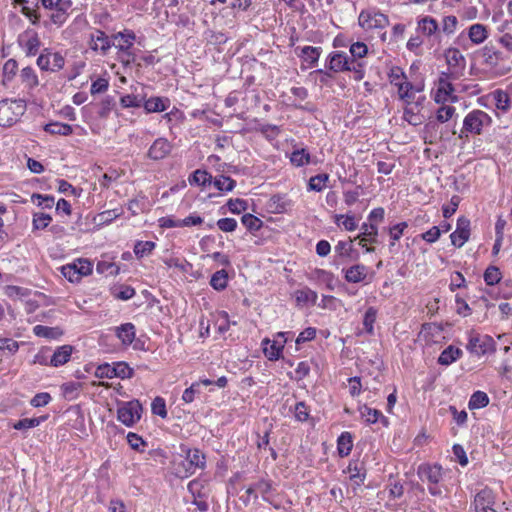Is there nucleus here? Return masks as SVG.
<instances>
[{
  "label": "nucleus",
  "instance_id": "nucleus-1",
  "mask_svg": "<svg viewBox=\"0 0 512 512\" xmlns=\"http://www.w3.org/2000/svg\"><path fill=\"white\" fill-rule=\"evenodd\" d=\"M492 123L491 117L484 111L476 109L470 111L463 120L460 138L467 137L468 133L480 135L485 127Z\"/></svg>",
  "mask_w": 512,
  "mask_h": 512
},
{
  "label": "nucleus",
  "instance_id": "nucleus-2",
  "mask_svg": "<svg viewBox=\"0 0 512 512\" xmlns=\"http://www.w3.org/2000/svg\"><path fill=\"white\" fill-rule=\"evenodd\" d=\"M417 473L422 482L429 484L428 490L431 495H442V489L438 486L443 478L442 467L440 465L422 464L418 467Z\"/></svg>",
  "mask_w": 512,
  "mask_h": 512
},
{
  "label": "nucleus",
  "instance_id": "nucleus-3",
  "mask_svg": "<svg viewBox=\"0 0 512 512\" xmlns=\"http://www.w3.org/2000/svg\"><path fill=\"white\" fill-rule=\"evenodd\" d=\"M41 3L50 11L49 17L52 23L61 26L67 21L72 7L71 0H41Z\"/></svg>",
  "mask_w": 512,
  "mask_h": 512
},
{
  "label": "nucleus",
  "instance_id": "nucleus-4",
  "mask_svg": "<svg viewBox=\"0 0 512 512\" xmlns=\"http://www.w3.org/2000/svg\"><path fill=\"white\" fill-rule=\"evenodd\" d=\"M466 348L471 354L482 356L495 351V341L488 335L470 331Z\"/></svg>",
  "mask_w": 512,
  "mask_h": 512
},
{
  "label": "nucleus",
  "instance_id": "nucleus-5",
  "mask_svg": "<svg viewBox=\"0 0 512 512\" xmlns=\"http://www.w3.org/2000/svg\"><path fill=\"white\" fill-rule=\"evenodd\" d=\"M358 23L364 30L384 29L389 25V18L376 9H367L360 12Z\"/></svg>",
  "mask_w": 512,
  "mask_h": 512
},
{
  "label": "nucleus",
  "instance_id": "nucleus-6",
  "mask_svg": "<svg viewBox=\"0 0 512 512\" xmlns=\"http://www.w3.org/2000/svg\"><path fill=\"white\" fill-rule=\"evenodd\" d=\"M351 59L349 56L342 51L331 52L326 59L327 70L318 69L315 73L322 74L326 77H331L330 72L340 73L348 71Z\"/></svg>",
  "mask_w": 512,
  "mask_h": 512
},
{
  "label": "nucleus",
  "instance_id": "nucleus-7",
  "mask_svg": "<svg viewBox=\"0 0 512 512\" xmlns=\"http://www.w3.org/2000/svg\"><path fill=\"white\" fill-rule=\"evenodd\" d=\"M142 406L138 400L123 403L117 411L118 420L131 427L141 418Z\"/></svg>",
  "mask_w": 512,
  "mask_h": 512
},
{
  "label": "nucleus",
  "instance_id": "nucleus-8",
  "mask_svg": "<svg viewBox=\"0 0 512 512\" xmlns=\"http://www.w3.org/2000/svg\"><path fill=\"white\" fill-rule=\"evenodd\" d=\"M37 65L43 71L57 72L63 69L65 59L61 53L45 48L37 59Z\"/></svg>",
  "mask_w": 512,
  "mask_h": 512
},
{
  "label": "nucleus",
  "instance_id": "nucleus-9",
  "mask_svg": "<svg viewBox=\"0 0 512 512\" xmlns=\"http://www.w3.org/2000/svg\"><path fill=\"white\" fill-rule=\"evenodd\" d=\"M445 59L449 73L452 78H458L463 74L466 67V60L457 48H449L445 52Z\"/></svg>",
  "mask_w": 512,
  "mask_h": 512
},
{
  "label": "nucleus",
  "instance_id": "nucleus-10",
  "mask_svg": "<svg viewBox=\"0 0 512 512\" xmlns=\"http://www.w3.org/2000/svg\"><path fill=\"white\" fill-rule=\"evenodd\" d=\"M185 462L183 463L185 469V476H190L196 472L197 469H204L206 466L205 455L197 448L186 449Z\"/></svg>",
  "mask_w": 512,
  "mask_h": 512
},
{
  "label": "nucleus",
  "instance_id": "nucleus-11",
  "mask_svg": "<svg viewBox=\"0 0 512 512\" xmlns=\"http://www.w3.org/2000/svg\"><path fill=\"white\" fill-rule=\"evenodd\" d=\"M425 100V96H421L414 102H408L404 107L403 119L410 125L417 126L422 124L424 121V116L421 114V109Z\"/></svg>",
  "mask_w": 512,
  "mask_h": 512
},
{
  "label": "nucleus",
  "instance_id": "nucleus-12",
  "mask_svg": "<svg viewBox=\"0 0 512 512\" xmlns=\"http://www.w3.org/2000/svg\"><path fill=\"white\" fill-rule=\"evenodd\" d=\"M112 35L108 36L104 31L96 29L90 34L89 47L93 51H99L106 55L111 49Z\"/></svg>",
  "mask_w": 512,
  "mask_h": 512
},
{
  "label": "nucleus",
  "instance_id": "nucleus-13",
  "mask_svg": "<svg viewBox=\"0 0 512 512\" xmlns=\"http://www.w3.org/2000/svg\"><path fill=\"white\" fill-rule=\"evenodd\" d=\"M135 40L134 31L125 29L112 35L111 48L115 47L117 52H127L133 48Z\"/></svg>",
  "mask_w": 512,
  "mask_h": 512
},
{
  "label": "nucleus",
  "instance_id": "nucleus-14",
  "mask_svg": "<svg viewBox=\"0 0 512 512\" xmlns=\"http://www.w3.org/2000/svg\"><path fill=\"white\" fill-rule=\"evenodd\" d=\"M470 236V221L466 217L457 220L456 230L450 235L451 242L456 247H462Z\"/></svg>",
  "mask_w": 512,
  "mask_h": 512
},
{
  "label": "nucleus",
  "instance_id": "nucleus-15",
  "mask_svg": "<svg viewBox=\"0 0 512 512\" xmlns=\"http://www.w3.org/2000/svg\"><path fill=\"white\" fill-rule=\"evenodd\" d=\"M19 43L23 47L26 56H35L41 45L39 36L34 30H26L20 35Z\"/></svg>",
  "mask_w": 512,
  "mask_h": 512
},
{
  "label": "nucleus",
  "instance_id": "nucleus-16",
  "mask_svg": "<svg viewBox=\"0 0 512 512\" xmlns=\"http://www.w3.org/2000/svg\"><path fill=\"white\" fill-rule=\"evenodd\" d=\"M284 336H285V333H283V332L278 333L279 338H284ZM285 343H286V339H283L281 341H278V340L271 341L268 338L263 339L262 345H263V352H264L265 356L271 361L278 360L282 355V351H283Z\"/></svg>",
  "mask_w": 512,
  "mask_h": 512
},
{
  "label": "nucleus",
  "instance_id": "nucleus-17",
  "mask_svg": "<svg viewBox=\"0 0 512 512\" xmlns=\"http://www.w3.org/2000/svg\"><path fill=\"white\" fill-rule=\"evenodd\" d=\"M171 144L164 138L156 139L148 150V156L153 160L165 158L171 151Z\"/></svg>",
  "mask_w": 512,
  "mask_h": 512
},
{
  "label": "nucleus",
  "instance_id": "nucleus-18",
  "mask_svg": "<svg viewBox=\"0 0 512 512\" xmlns=\"http://www.w3.org/2000/svg\"><path fill=\"white\" fill-rule=\"evenodd\" d=\"M345 280L349 283H359L366 280L368 268L363 264H356L343 269Z\"/></svg>",
  "mask_w": 512,
  "mask_h": 512
},
{
  "label": "nucleus",
  "instance_id": "nucleus-19",
  "mask_svg": "<svg viewBox=\"0 0 512 512\" xmlns=\"http://www.w3.org/2000/svg\"><path fill=\"white\" fill-rule=\"evenodd\" d=\"M417 29L427 37H436L440 32L438 22L431 16H425L418 20Z\"/></svg>",
  "mask_w": 512,
  "mask_h": 512
},
{
  "label": "nucleus",
  "instance_id": "nucleus-20",
  "mask_svg": "<svg viewBox=\"0 0 512 512\" xmlns=\"http://www.w3.org/2000/svg\"><path fill=\"white\" fill-rule=\"evenodd\" d=\"M73 346L63 345L58 347L50 358L49 365L59 367L66 364L72 355Z\"/></svg>",
  "mask_w": 512,
  "mask_h": 512
},
{
  "label": "nucleus",
  "instance_id": "nucleus-21",
  "mask_svg": "<svg viewBox=\"0 0 512 512\" xmlns=\"http://www.w3.org/2000/svg\"><path fill=\"white\" fill-rule=\"evenodd\" d=\"M454 88L452 84L446 79H440L437 92L435 94V101L437 103H444L451 99L452 102L457 101V97L453 96Z\"/></svg>",
  "mask_w": 512,
  "mask_h": 512
},
{
  "label": "nucleus",
  "instance_id": "nucleus-22",
  "mask_svg": "<svg viewBox=\"0 0 512 512\" xmlns=\"http://www.w3.org/2000/svg\"><path fill=\"white\" fill-rule=\"evenodd\" d=\"M359 412H360V415H361V418L368 424H375L376 422H378L379 420L381 422H383L384 425H387L388 424V420L385 416H383V414L381 413V411L377 410V409H373V408H370L369 406H367L366 404L364 405H361L359 407Z\"/></svg>",
  "mask_w": 512,
  "mask_h": 512
},
{
  "label": "nucleus",
  "instance_id": "nucleus-23",
  "mask_svg": "<svg viewBox=\"0 0 512 512\" xmlns=\"http://www.w3.org/2000/svg\"><path fill=\"white\" fill-rule=\"evenodd\" d=\"M169 105L170 100L166 97H151L142 103L146 113L163 112Z\"/></svg>",
  "mask_w": 512,
  "mask_h": 512
},
{
  "label": "nucleus",
  "instance_id": "nucleus-24",
  "mask_svg": "<svg viewBox=\"0 0 512 512\" xmlns=\"http://www.w3.org/2000/svg\"><path fill=\"white\" fill-rule=\"evenodd\" d=\"M494 505V494L491 489L484 488L480 490L474 499L475 511L483 510Z\"/></svg>",
  "mask_w": 512,
  "mask_h": 512
},
{
  "label": "nucleus",
  "instance_id": "nucleus-25",
  "mask_svg": "<svg viewBox=\"0 0 512 512\" xmlns=\"http://www.w3.org/2000/svg\"><path fill=\"white\" fill-rule=\"evenodd\" d=\"M116 335L124 345H129L135 339V326L132 323L122 324L116 328Z\"/></svg>",
  "mask_w": 512,
  "mask_h": 512
},
{
  "label": "nucleus",
  "instance_id": "nucleus-26",
  "mask_svg": "<svg viewBox=\"0 0 512 512\" xmlns=\"http://www.w3.org/2000/svg\"><path fill=\"white\" fill-rule=\"evenodd\" d=\"M462 354L463 352L461 349L456 348L453 345H450L441 352L438 358V363L440 365L448 366L455 362L457 359H459L462 356Z\"/></svg>",
  "mask_w": 512,
  "mask_h": 512
},
{
  "label": "nucleus",
  "instance_id": "nucleus-27",
  "mask_svg": "<svg viewBox=\"0 0 512 512\" xmlns=\"http://www.w3.org/2000/svg\"><path fill=\"white\" fill-rule=\"evenodd\" d=\"M468 36L474 44H481L487 39L488 31L484 25L476 23L470 26Z\"/></svg>",
  "mask_w": 512,
  "mask_h": 512
},
{
  "label": "nucleus",
  "instance_id": "nucleus-28",
  "mask_svg": "<svg viewBox=\"0 0 512 512\" xmlns=\"http://www.w3.org/2000/svg\"><path fill=\"white\" fill-rule=\"evenodd\" d=\"M398 88V95L401 100L407 104L408 102H413L415 98V93L420 92V88H416L411 82H404L401 85H399Z\"/></svg>",
  "mask_w": 512,
  "mask_h": 512
},
{
  "label": "nucleus",
  "instance_id": "nucleus-29",
  "mask_svg": "<svg viewBox=\"0 0 512 512\" xmlns=\"http://www.w3.org/2000/svg\"><path fill=\"white\" fill-rule=\"evenodd\" d=\"M135 289L129 285H115L111 288V295L118 300H129L135 295Z\"/></svg>",
  "mask_w": 512,
  "mask_h": 512
},
{
  "label": "nucleus",
  "instance_id": "nucleus-30",
  "mask_svg": "<svg viewBox=\"0 0 512 512\" xmlns=\"http://www.w3.org/2000/svg\"><path fill=\"white\" fill-rule=\"evenodd\" d=\"M352 436L349 432H343L337 440V449L341 457L348 456L352 450Z\"/></svg>",
  "mask_w": 512,
  "mask_h": 512
},
{
  "label": "nucleus",
  "instance_id": "nucleus-31",
  "mask_svg": "<svg viewBox=\"0 0 512 512\" xmlns=\"http://www.w3.org/2000/svg\"><path fill=\"white\" fill-rule=\"evenodd\" d=\"M20 78L22 83L30 90L39 84L38 76L36 75L34 69L30 66H27L21 70Z\"/></svg>",
  "mask_w": 512,
  "mask_h": 512
},
{
  "label": "nucleus",
  "instance_id": "nucleus-32",
  "mask_svg": "<svg viewBox=\"0 0 512 512\" xmlns=\"http://www.w3.org/2000/svg\"><path fill=\"white\" fill-rule=\"evenodd\" d=\"M321 47H313V46H304L301 49L300 57L304 62L309 63L311 66H314L320 57Z\"/></svg>",
  "mask_w": 512,
  "mask_h": 512
},
{
  "label": "nucleus",
  "instance_id": "nucleus-33",
  "mask_svg": "<svg viewBox=\"0 0 512 512\" xmlns=\"http://www.w3.org/2000/svg\"><path fill=\"white\" fill-rule=\"evenodd\" d=\"M52 222V217L43 212H35L32 215V230L39 231L46 229Z\"/></svg>",
  "mask_w": 512,
  "mask_h": 512
},
{
  "label": "nucleus",
  "instance_id": "nucleus-34",
  "mask_svg": "<svg viewBox=\"0 0 512 512\" xmlns=\"http://www.w3.org/2000/svg\"><path fill=\"white\" fill-rule=\"evenodd\" d=\"M44 130L50 134L67 136L73 133V128L69 124L60 122H51L45 125Z\"/></svg>",
  "mask_w": 512,
  "mask_h": 512
},
{
  "label": "nucleus",
  "instance_id": "nucleus-35",
  "mask_svg": "<svg viewBox=\"0 0 512 512\" xmlns=\"http://www.w3.org/2000/svg\"><path fill=\"white\" fill-rule=\"evenodd\" d=\"M489 404V397L485 392L482 391H476L472 394L470 397V400L468 402L469 409H480L484 408Z\"/></svg>",
  "mask_w": 512,
  "mask_h": 512
},
{
  "label": "nucleus",
  "instance_id": "nucleus-36",
  "mask_svg": "<svg viewBox=\"0 0 512 512\" xmlns=\"http://www.w3.org/2000/svg\"><path fill=\"white\" fill-rule=\"evenodd\" d=\"M362 241L377 243L378 228L374 223H363L361 226Z\"/></svg>",
  "mask_w": 512,
  "mask_h": 512
},
{
  "label": "nucleus",
  "instance_id": "nucleus-37",
  "mask_svg": "<svg viewBox=\"0 0 512 512\" xmlns=\"http://www.w3.org/2000/svg\"><path fill=\"white\" fill-rule=\"evenodd\" d=\"M189 183L191 185L206 186L212 183V176L207 171L198 169L189 177Z\"/></svg>",
  "mask_w": 512,
  "mask_h": 512
},
{
  "label": "nucleus",
  "instance_id": "nucleus-38",
  "mask_svg": "<svg viewBox=\"0 0 512 512\" xmlns=\"http://www.w3.org/2000/svg\"><path fill=\"white\" fill-rule=\"evenodd\" d=\"M215 188L222 192H230L236 186V181L229 176L221 175L213 181Z\"/></svg>",
  "mask_w": 512,
  "mask_h": 512
},
{
  "label": "nucleus",
  "instance_id": "nucleus-39",
  "mask_svg": "<svg viewBox=\"0 0 512 512\" xmlns=\"http://www.w3.org/2000/svg\"><path fill=\"white\" fill-rule=\"evenodd\" d=\"M227 281H228V274L224 269H222V270L216 271L212 275L210 284L215 290L221 291L226 288Z\"/></svg>",
  "mask_w": 512,
  "mask_h": 512
},
{
  "label": "nucleus",
  "instance_id": "nucleus-40",
  "mask_svg": "<svg viewBox=\"0 0 512 512\" xmlns=\"http://www.w3.org/2000/svg\"><path fill=\"white\" fill-rule=\"evenodd\" d=\"M290 161L296 167H301L310 163V154L305 149H298L292 152Z\"/></svg>",
  "mask_w": 512,
  "mask_h": 512
},
{
  "label": "nucleus",
  "instance_id": "nucleus-41",
  "mask_svg": "<svg viewBox=\"0 0 512 512\" xmlns=\"http://www.w3.org/2000/svg\"><path fill=\"white\" fill-rule=\"evenodd\" d=\"M329 180V175L326 173L318 174L310 178L308 187L310 190L321 192Z\"/></svg>",
  "mask_w": 512,
  "mask_h": 512
},
{
  "label": "nucleus",
  "instance_id": "nucleus-42",
  "mask_svg": "<svg viewBox=\"0 0 512 512\" xmlns=\"http://www.w3.org/2000/svg\"><path fill=\"white\" fill-rule=\"evenodd\" d=\"M295 295H296V300L298 303L315 304L318 299L317 293L309 288L297 290L295 292Z\"/></svg>",
  "mask_w": 512,
  "mask_h": 512
},
{
  "label": "nucleus",
  "instance_id": "nucleus-43",
  "mask_svg": "<svg viewBox=\"0 0 512 512\" xmlns=\"http://www.w3.org/2000/svg\"><path fill=\"white\" fill-rule=\"evenodd\" d=\"M493 97L496 102L497 109L502 110L504 112L509 110V108L511 106V102H510V97H509L508 93H506L502 90H496L493 93Z\"/></svg>",
  "mask_w": 512,
  "mask_h": 512
},
{
  "label": "nucleus",
  "instance_id": "nucleus-44",
  "mask_svg": "<svg viewBox=\"0 0 512 512\" xmlns=\"http://www.w3.org/2000/svg\"><path fill=\"white\" fill-rule=\"evenodd\" d=\"M18 70V64L15 59H9L3 66V84L10 82L16 75Z\"/></svg>",
  "mask_w": 512,
  "mask_h": 512
},
{
  "label": "nucleus",
  "instance_id": "nucleus-45",
  "mask_svg": "<svg viewBox=\"0 0 512 512\" xmlns=\"http://www.w3.org/2000/svg\"><path fill=\"white\" fill-rule=\"evenodd\" d=\"M46 416L38 418H25L17 421L13 427L16 430H27L40 425L41 422L46 420Z\"/></svg>",
  "mask_w": 512,
  "mask_h": 512
},
{
  "label": "nucleus",
  "instance_id": "nucleus-46",
  "mask_svg": "<svg viewBox=\"0 0 512 512\" xmlns=\"http://www.w3.org/2000/svg\"><path fill=\"white\" fill-rule=\"evenodd\" d=\"M376 316L377 310L374 307H369L364 314L363 326L368 334H373L374 332V323L376 321Z\"/></svg>",
  "mask_w": 512,
  "mask_h": 512
},
{
  "label": "nucleus",
  "instance_id": "nucleus-47",
  "mask_svg": "<svg viewBox=\"0 0 512 512\" xmlns=\"http://www.w3.org/2000/svg\"><path fill=\"white\" fill-rule=\"evenodd\" d=\"M241 222L251 232L258 231L263 225L262 220L250 213L244 214Z\"/></svg>",
  "mask_w": 512,
  "mask_h": 512
},
{
  "label": "nucleus",
  "instance_id": "nucleus-48",
  "mask_svg": "<svg viewBox=\"0 0 512 512\" xmlns=\"http://www.w3.org/2000/svg\"><path fill=\"white\" fill-rule=\"evenodd\" d=\"M501 280V272L496 266H489L484 272V281L487 285H495Z\"/></svg>",
  "mask_w": 512,
  "mask_h": 512
},
{
  "label": "nucleus",
  "instance_id": "nucleus-49",
  "mask_svg": "<svg viewBox=\"0 0 512 512\" xmlns=\"http://www.w3.org/2000/svg\"><path fill=\"white\" fill-rule=\"evenodd\" d=\"M155 248V243L152 241H138L134 246V253L137 257H143L150 254Z\"/></svg>",
  "mask_w": 512,
  "mask_h": 512
},
{
  "label": "nucleus",
  "instance_id": "nucleus-50",
  "mask_svg": "<svg viewBox=\"0 0 512 512\" xmlns=\"http://www.w3.org/2000/svg\"><path fill=\"white\" fill-rule=\"evenodd\" d=\"M115 377L129 379L133 376V369L125 362L114 363Z\"/></svg>",
  "mask_w": 512,
  "mask_h": 512
},
{
  "label": "nucleus",
  "instance_id": "nucleus-51",
  "mask_svg": "<svg viewBox=\"0 0 512 512\" xmlns=\"http://www.w3.org/2000/svg\"><path fill=\"white\" fill-rule=\"evenodd\" d=\"M352 251H353L352 240L339 241L337 243V245L335 246V252L342 260L345 258H350Z\"/></svg>",
  "mask_w": 512,
  "mask_h": 512
},
{
  "label": "nucleus",
  "instance_id": "nucleus-52",
  "mask_svg": "<svg viewBox=\"0 0 512 512\" xmlns=\"http://www.w3.org/2000/svg\"><path fill=\"white\" fill-rule=\"evenodd\" d=\"M226 205L233 214H240L248 209L247 201L240 198L229 199Z\"/></svg>",
  "mask_w": 512,
  "mask_h": 512
},
{
  "label": "nucleus",
  "instance_id": "nucleus-53",
  "mask_svg": "<svg viewBox=\"0 0 512 512\" xmlns=\"http://www.w3.org/2000/svg\"><path fill=\"white\" fill-rule=\"evenodd\" d=\"M143 98L133 94H127L121 97L120 104L124 108H139L142 106Z\"/></svg>",
  "mask_w": 512,
  "mask_h": 512
},
{
  "label": "nucleus",
  "instance_id": "nucleus-54",
  "mask_svg": "<svg viewBox=\"0 0 512 512\" xmlns=\"http://www.w3.org/2000/svg\"><path fill=\"white\" fill-rule=\"evenodd\" d=\"M455 112H456L455 107L449 106V105H443L437 110L436 119L440 123H445L453 117Z\"/></svg>",
  "mask_w": 512,
  "mask_h": 512
},
{
  "label": "nucleus",
  "instance_id": "nucleus-55",
  "mask_svg": "<svg viewBox=\"0 0 512 512\" xmlns=\"http://www.w3.org/2000/svg\"><path fill=\"white\" fill-rule=\"evenodd\" d=\"M389 81L392 85L399 87L406 81V75L403 70L399 67H393L388 74Z\"/></svg>",
  "mask_w": 512,
  "mask_h": 512
},
{
  "label": "nucleus",
  "instance_id": "nucleus-56",
  "mask_svg": "<svg viewBox=\"0 0 512 512\" xmlns=\"http://www.w3.org/2000/svg\"><path fill=\"white\" fill-rule=\"evenodd\" d=\"M340 219H344L342 222L343 227L347 231H354L357 229V223L355 216L352 214H346V215H336L335 216V223L339 225Z\"/></svg>",
  "mask_w": 512,
  "mask_h": 512
},
{
  "label": "nucleus",
  "instance_id": "nucleus-57",
  "mask_svg": "<svg viewBox=\"0 0 512 512\" xmlns=\"http://www.w3.org/2000/svg\"><path fill=\"white\" fill-rule=\"evenodd\" d=\"M152 413L160 416L161 418L167 417L166 403L161 397H156L151 404Z\"/></svg>",
  "mask_w": 512,
  "mask_h": 512
},
{
  "label": "nucleus",
  "instance_id": "nucleus-58",
  "mask_svg": "<svg viewBox=\"0 0 512 512\" xmlns=\"http://www.w3.org/2000/svg\"><path fill=\"white\" fill-rule=\"evenodd\" d=\"M407 227H408V225L406 222H401V223L394 225L393 227H391L389 229V235L392 240L390 243L391 247L394 246L395 242L398 241L402 237L403 232Z\"/></svg>",
  "mask_w": 512,
  "mask_h": 512
},
{
  "label": "nucleus",
  "instance_id": "nucleus-59",
  "mask_svg": "<svg viewBox=\"0 0 512 512\" xmlns=\"http://www.w3.org/2000/svg\"><path fill=\"white\" fill-rule=\"evenodd\" d=\"M350 53L353 57L352 59H361L367 55L368 47L363 42H355L350 46Z\"/></svg>",
  "mask_w": 512,
  "mask_h": 512
},
{
  "label": "nucleus",
  "instance_id": "nucleus-60",
  "mask_svg": "<svg viewBox=\"0 0 512 512\" xmlns=\"http://www.w3.org/2000/svg\"><path fill=\"white\" fill-rule=\"evenodd\" d=\"M349 68L350 69L348 71L353 73L354 80L361 81L364 78L365 70L363 63L358 62L355 59H351Z\"/></svg>",
  "mask_w": 512,
  "mask_h": 512
},
{
  "label": "nucleus",
  "instance_id": "nucleus-61",
  "mask_svg": "<svg viewBox=\"0 0 512 512\" xmlns=\"http://www.w3.org/2000/svg\"><path fill=\"white\" fill-rule=\"evenodd\" d=\"M31 198L32 201H35V199H37V205L42 209H51L54 205V197L50 195H41L38 193H34Z\"/></svg>",
  "mask_w": 512,
  "mask_h": 512
},
{
  "label": "nucleus",
  "instance_id": "nucleus-62",
  "mask_svg": "<svg viewBox=\"0 0 512 512\" xmlns=\"http://www.w3.org/2000/svg\"><path fill=\"white\" fill-rule=\"evenodd\" d=\"M61 272L70 282H78L81 279L79 273L76 271V266L72 263L62 266Z\"/></svg>",
  "mask_w": 512,
  "mask_h": 512
},
{
  "label": "nucleus",
  "instance_id": "nucleus-63",
  "mask_svg": "<svg viewBox=\"0 0 512 512\" xmlns=\"http://www.w3.org/2000/svg\"><path fill=\"white\" fill-rule=\"evenodd\" d=\"M72 264L76 266V271L79 273L80 278L87 276L92 272V264L87 259H79Z\"/></svg>",
  "mask_w": 512,
  "mask_h": 512
},
{
  "label": "nucleus",
  "instance_id": "nucleus-64",
  "mask_svg": "<svg viewBox=\"0 0 512 512\" xmlns=\"http://www.w3.org/2000/svg\"><path fill=\"white\" fill-rule=\"evenodd\" d=\"M458 20L455 16L449 15L445 16L442 20V30L446 34H452L456 30Z\"/></svg>",
  "mask_w": 512,
  "mask_h": 512
}]
</instances>
